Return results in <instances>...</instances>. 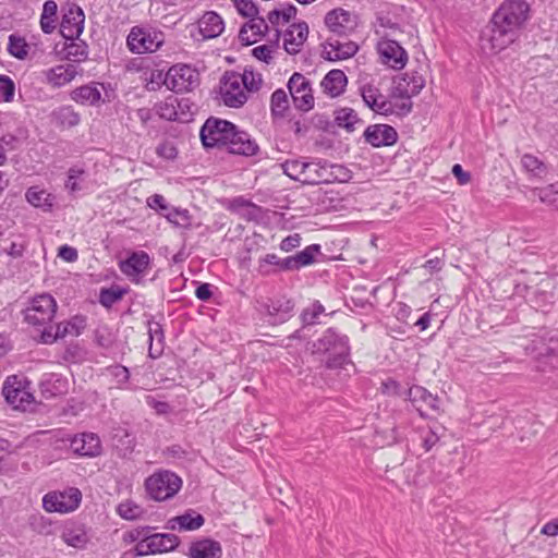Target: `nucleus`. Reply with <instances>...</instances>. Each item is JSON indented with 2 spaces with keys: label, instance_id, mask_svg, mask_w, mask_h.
<instances>
[{
  "label": "nucleus",
  "instance_id": "1",
  "mask_svg": "<svg viewBox=\"0 0 558 558\" xmlns=\"http://www.w3.org/2000/svg\"><path fill=\"white\" fill-rule=\"evenodd\" d=\"M529 12L530 5L524 0L504 1L481 35L483 52L495 54L514 43L520 29L529 19Z\"/></svg>",
  "mask_w": 558,
  "mask_h": 558
},
{
  "label": "nucleus",
  "instance_id": "2",
  "mask_svg": "<svg viewBox=\"0 0 558 558\" xmlns=\"http://www.w3.org/2000/svg\"><path fill=\"white\" fill-rule=\"evenodd\" d=\"M349 343L345 336L336 332L335 329H327L314 343L313 353L326 354V367L330 369H347V366L354 367L349 360Z\"/></svg>",
  "mask_w": 558,
  "mask_h": 558
},
{
  "label": "nucleus",
  "instance_id": "3",
  "mask_svg": "<svg viewBox=\"0 0 558 558\" xmlns=\"http://www.w3.org/2000/svg\"><path fill=\"white\" fill-rule=\"evenodd\" d=\"M58 305L49 293H41L28 301L23 310L24 320L41 333L45 328H53L51 322L56 315Z\"/></svg>",
  "mask_w": 558,
  "mask_h": 558
},
{
  "label": "nucleus",
  "instance_id": "4",
  "mask_svg": "<svg viewBox=\"0 0 558 558\" xmlns=\"http://www.w3.org/2000/svg\"><path fill=\"white\" fill-rule=\"evenodd\" d=\"M165 34L148 25L133 26L126 37V45L136 54L153 53L165 44Z\"/></svg>",
  "mask_w": 558,
  "mask_h": 558
},
{
  "label": "nucleus",
  "instance_id": "5",
  "mask_svg": "<svg viewBox=\"0 0 558 558\" xmlns=\"http://www.w3.org/2000/svg\"><path fill=\"white\" fill-rule=\"evenodd\" d=\"M181 485V478L170 471L156 472L145 482L147 494L157 501L172 498L179 492Z\"/></svg>",
  "mask_w": 558,
  "mask_h": 558
},
{
  "label": "nucleus",
  "instance_id": "6",
  "mask_svg": "<svg viewBox=\"0 0 558 558\" xmlns=\"http://www.w3.org/2000/svg\"><path fill=\"white\" fill-rule=\"evenodd\" d=\"M163 84L174 93L191 92L199 84V73L191 65L175 64L168 70Z\"/></svg>",
  "mask_w": 558,
  "mask_h": 558
},
{
  "label": "nucleus",
  "instance_id": "7",
  "mask_svg": "<svg viewBox=\"0 0 558 558\" xmlns=\"http://www.w3.org/2000/svg\"><path fill=\"white\" fill-rule=\"evenodd\" d=\"M219 94L221 101L227 107H242L247 100V95L243 86V80L240 78V73L226 72L220 80Z\"/></svg>",
  "mask_w": 558,
  "mask_h": 558
},
{
  "label": "nucleus",
  "instance_id": "8",
  "mask_svg": "<svg viewBox=\"0 0 558 558\" xmlns=\"http://www.w3.org/2000/svg\"><path fill=\"white\" fill-rule=\"evenodd\" d=\"M82 494L78 488L70 487L62 492H50L43 498L44 509L48 512L68 513L81 504Z\"/></svg>",
  "mask_w": 558,
  "mask_h": 558
},
{
  "label": "nucleus",
  "instance_id": "9",
  "mask_svg": "<svg viewBox=\"0 0 558 558\" xmlns=\"http://www.w3.org/2000/svg\"><path fill=\"white\" fill-rule=\"evenodd\" d=\"M233 123L216 118H209L201 129V140L205 147H225Z\"/></svg>",
  "mask_w": 558,
  "mask_h": 558
},
{
  "label": "nucleus",
  "instance_id": "10",
  "mask_svg": "<svg viewBox=\"0 0 558 558\" xmlns=\"http://www.w3.org/2000/svg\"><path fill=\"white\" fill-rule=\"evenodd\" d=\"M86 327V319L83 316H74L69 320L59 323L53 328H45L39 336V342L51 344L58 339L68 336L77 337Z\"/></svg>",
  "mask_w": 558,
  "mask_h": 558
},
{
  "label": "nucleus",
  "instance_id": "11",
  "mask_svg": "<svg viewBox=\"0 0 558 558\" xmlns=\"http://www.w3.org/2000/svg\"><path fill=\"white\" fill-rule=\"evenodd\" d=\"M180 543L179 537L171 533H156L135 545L136 556L156 555L174 550Z\"/></svg>",
  "mask_w": 558,
  "mask_h": 558
},
{
  "label": "nucleus",
  "instance_id": "12",
  "mask_svg": "<svg viewBox=\"0 0 558 558\" xmlns=\"http://www.w3.org/2000/svg\"><path fill=\"white\" fill-rule=\"evenodd\" d=\"M287 86L293 104L298 109L308 111L313 108L314 97L311 83L303 74L298 72L293 73Z\"/></svg>",
  "mask_w": 558,
  "mask_h": 558
},
{
  "label": "nucleus",
  "instance_id": "13",
  "mask_svg": "<svg viewBox=\"0 0 558 558\" xmlns=\"http://www.w3.org/2000/svg\"><path fill=\"white\" fill-rule=\"evenodd\" d=\"M342 168L337 165H329L322 160L306 161L303 183L304 184H322L331 183L339 179L338 171Z\"/></svg>",
  "mask_w": 558,
  "mask_h": 558
},
{
  "label": "nucleus",
  "instance_id": "14",
  "mask_svg": "<svg viewBox=\"0 0 558 558\" xmlns=\"http://www.w3.org/2000/svg\"><path fill=\"white\" fill-rule=\"evenodd\" d=\"M2 395L7 402L15 409L25 410L34 401L33 395L23 387L16 376L7 378L2 387Z\"/></svg>",
  "mask_w": 558,
  "mask_h": 558
},
{
  "label": "nucleus",
  "instance_id": "15",
  "mask_svg": "<svg viewBox=\"0 0 558 558\" xmlns=\"http://www.w3.org/2000/svg\"><path fill=\"white\" fill-rule=\"evenodd\" d=\"M85 15L76 4H70L65 9L61 23L60 33L65 39H77L84 29Z\"/></svg>",
  "mask_w": 558,
  "mask_h": 558
},
{
  "label": "nucleus",
  "instance_id": "16",
  "mask_svg": "<svg viewBox=\"0 0 558 558\" xmlns=\"http://www.w3.org/2000/svg\"><path fill=\"white\" fill-rule=\"evenodd\" d=\"M377 50L384 64L395 70H401L408 61L407 51L391 39H383L378 43Z\"/></svg>",
  "mask_w": 558,
  "mask_h": 558
},
{
  "label": "nucleus",
  "instance_id": "17",
  "mask_svg": "<svg viewBox=\"0 0 558 558\" xmlns=\"http://www.w3.org/2000/svg\"><path fill=\"white\" fill-rule=\"evenodd\" d=\"M223 148L231 154L254 156L257 154L259 147L247 132L241 131L233 125V130H231Z\"/></svg>",
  "mask_w": 558,
  "mask_h": 558
},
{
  "label": "nucleus",
  "instance_id": "18",
  "mask_svg": "<svg viewBox=\"0 0 558 558\" xmlns=\"http://www.w3.org/2000/svg\"><path fill=\"white\" fill-rule=\"evenodd\" d=\"M325 24L332 33L345 35L356 27L357 20L350 11L339 8L326 14Z\"/></svg>",
  "mask_w": 558,
  "mask_h": 558
},
{
  "label": "nucleus",
  "instance_id": "19",
  "mask_svg": "<svg viewBox=\"0 0 558 558\" xmlns=\"http://www.w3.org/2000/svg\"><path fill=\"white\" fill-rule=\"evenodd\" d=\"M70 448L75 454L94 458L101 453L102 447L98 435L81 433L70 439Z\"/></svg>",
  "mask_w": 558,
  "mask_h": 558
},
{
  "label": "nucleus",
  "instance_id": "20",
  "mask_svg": "<svg viewBox=\"0 0 558 558\" xmlns=\"http://www.w3.org/2000/svg\"><path fill=\"white\" fill-rule=\"evenodd\" d=\"M361 96L365 105L373 111L381 114L392 112L391 104L373 83H365L360 87Z\"/></svg>",
  "mask_w": 558,
  "mask_h": 558
},
{
  "label": "nucleus",
  "instance_id": "21",
  "mask_svg": "<svg viewBox=\"0 0 558 558\" xmlns=\"http://www.w3.org/2000/svg\"><path fill=\"white\" fill-rule=\"evenodd\" d=\"M367 143L374 147L390 146L397 142V131L387 124H375L368 126L364 132Z\"/></svg>",
  "mask_w": 558,
  "mask_h": 558
},
{
  "label": "nucleus",
  "instance_id": "22",
  "mask_svg": "<svg viewBox=\"0 0 558 558\" xmlns=\"http://www.w3.org/2000/svg\"><path fill=\"white\" fill-rule=\"evenodd\" d=\"M425 80L422 75L417 73L404 74L402 78H400L393 89L392 97L395 98H412L417 95L424 87Z\"/></svg>",
  "mask_w": 558,
  "mask_h": 558
},
{
  "label": "nucleus",
  "instance_id": "23",
  "mask_svg": "<svg viewBox=\"0 0 558 558\" xmlns=\"http://www.w3.org/2000/svg\"><path fill=\"white\" fill-rule=\"evenodd\" d=\"M308 35V26L305 22L292 24L283 34V47L289 54H295L301 50Z\"/></svg>",
  "mask_w": 558,
  "mask_h": 558
},
{
  "label": "nucleus",
  "instance_id": "24",
  "mask_svg": "<svg viewBox=\"0 0 558 558\" xmlns=\"http://www.w3.org/2000/svg\"><path fill=\"white\" fill-rule=\"evenodd\" d=\"M318 254H320V245L311 244L295 255L286 257L283 268L286 271L300 270L302 267L313 265Z\"/></svg>",
  "mask_w": 558,
  "mask_h": 558
},
{
  "label": "nucleus",
  "instance_id": "25",
  "mask_svg": "<svg viewBox=\"0 0 558 558\" xmlns=\"http://www.w3.org/2000/svg\"><path fill=\"white\" fill-rule=\"evenodd\" d=\"M46 82L52 87H62L77 75V68L71 63L59 64L44 71Z\"/></svg>",
  "mask_w": 558,
  "mask_h": 558
},
{
  "label": "nucleus",
  "instance_id": "26",
  "mask_svg": "<svg viewBox=\"0 0 558 558\" xmlns=\"http://www.w3.org/2000/svg\"><path fill=\"white\" fill-rule=\"evenodd\" d=\"M41 395L46 399H50L57 396L66 393L69 389V383L65 377L56 373L44 374L39 383Z\"/></svg>",
  "mask_w": 558,
  "mask_h": 558
},
{
  "label": "nucleus",
  "instance_id": "27",
  "mask_svg": "<svg viewBox=\"0 0 558 558\" xmlns=\"http://www.w3.org/2000/svg\"><path fill=\"white\" fill-rule=\"evenodd\" d=\"M149 263L150 258L146 252H134L130 257L120 263V269L125 276L137 278L146 272Z\"/></svg>",
  "mask_w": 558,
  "mask_h": 558
},
{
  "label": "nucleus",
  "instance_id": "28",
  "mask_svg": "<svg viewBox=\"0 0 558 558\" xmlns=\"http://www.w3.org/2000/svg\"><path fill=\"white\" fill-rule=\"evenodd\" d=\"M357 45L353 41H328L323 49V57L329 61H339L351 58L357 52Z\"/></svg>",
  "mask_w": 558,
  "mask_h": 558
},
{
  "label": "nucleus",
  "instance_id": "29",
  "mask_svg": "<svg viewBox=\"0 0 558 558\" xmlns=\"http://www.w3.org/2000/svg\"><path fill=\"white\" fill-rule=\"evenodd\" d=\"M538 365L537 368L546 372L547 365L549 368H558V330L548 339V343L538 349Z\"/></svg>",
  "mask_w": 558,
  "mask_h": 558
},
{
  "label": "nucleus",
  "instance_id": "30",
  "mask_svg": "<svg viewBox=\"0 0 558 558\" xmlns=\"http://www.w3.org/2000/svg\"><path fill=\"white\" fill-rule=\"evenodd\" d=\"M190 558H221L222 548L219 542L211 538H203L191 544Z\"/></svg>",
  "mask_w": 558,
  "mask_h": 558
},
{
  "label": "nucleus",
  "instance_id": "31",
  "mask_svg": "<svg viewBox=\"0 0 558 558\" xmlns=\"http://www.w3.org/2000/svg\"><path fill=\"white\" fill-rule=\"evenodd\" d=\"M348 78L343 71L335 69L329 71L323 78L320 86L325 94L330 97H338L344 92Z\"/></svg>",
  "mask_w": 558,
  "mask_h": 558
},
{
  "label": "nucleus",
  "instance_id": "32",
  "mask_svg": "<svg viewBox=\"0 0 558 558\" xmlns=\"http://www.w3.org/2000/svg\"><path fill=\"white\" fill-rule=\"evenodd\" d=\"M198 29L205 39L218 37L225 29V23L216 12H206L198 21Z\"/></svg>",
  "mask_w": 558,
  "mask_h": 558
},
{
  "label": "nucleus",
  "instance_id": "33",
  "mask_svg": "<svg viewBox=\"0 0 558 558\" xmlns=\"http://www.w3.org/2000/svg\"><path fill=\"white\" fill-rule=\"evenodd\" d=\"M100 87L104 88L102 85L98 84H88L83 85L81 87L75 88L71 93V98L81 105L95 106L98 105L101 100V90Z\"/></svg>",
  "mask_w": 558,
  "mask_h": 558
},
{
  "label": "nucleus",
  "instance_id": "34",
  "mask_svg": "<svg viewBox=\"0 0 558 558\" xmlns=\"http://www.w3.org/2000/svg\"><path fill=\"white\" fill-rule=\"evenodd\" d=\"M408 399L421 411L423 405L438 410V398L422 386H413L408 390Z\"/></svg>",
  "mask_w": 558,
  "mask_h": 558
},
{
  "label": "nucleus",
  "instance_id": "35",
  "mask_svg": "<svg viewBox=\"0 0 558 558\" xmlns=\"http://www.w3.org/2000/svg\"><path fill=\"white\" fill-rule=\"evenodd\" d=\"M205 519L202 514L195 513L194 511H187L181 515L172 518L170 529L180 531H195L203 526Z\"/></svg>",
  "mask_w": 558,
  "mask_h": 558
},
{
  "label": "nucleus",
  "instance_id": "36",
  "mask_svg": "<svg viewBox=\"0 0 558 558\" xmlns=\"http://www.w3.org/2000/svg\"><path fill=\"white\" fill-rule=\"evenodd\" d=\"M25 197L31 205L43 208L44 210H50L54 202V196L52 194L48 193L46 190L39 189L38 186L29 187L26 191Z\"/></svg>",
  "mask_w": 558,
  "mask_h": 558
},
{
  "label": "nucleus",
  "instance_id": "37",
  "mask_svg": "<svg viewBox=\"0 0 558 558\" xmlns=\"http://www.w3.org/2000/svg\"><path fill=\"white\" fill-rule=\"evenodd\" d=\"M58 4L53 0H47L43 5L40 15V28L45 34H52L57 27Z\"/></svg>",
  "mask_w": 558,
  "mask_h": 558
},
{
  "label": "nucleus",
  "instance_id": "38",
  "mask_svg": "<svg viewBox=\"0 0 558 558\" xmlns=\"http://www.w3.org/2000/svg\"><path fill=\"white\" fill-rule=\"evenodd\" d=\"M521 166L531 178L539 180L545 178L548 172L547 166L532 154L522 155Z\"/></svg>",
  "mask_w": 558,
  "mask_h": 558
},
{
  "label": "nucleus",
  "instance_id": "39",
  "mask_svg": "<svg viewBox=\"0 0 558 558\" xmlns=\"http://www.w3.org/2000/svg\"><path fill=\"white\" fill-rule=\"evenodd\" d=\"M62 541L72 547L82 548L87 543V535L81 525H66L61 534Z\"/></svg>",
  "mask_w": 558,
  "mask_h": 558
},
{
  "label": "nucleus",
  "instance_id": "40",
  "mask_svg": "<svg viewBox=\"0 0 558 558\" xmlns=\"http://www.w3.org/2000/svg\"><path fill=\"white\" fill-rule=\"evenodd\" d=\"M64 47L65 57L72 62H83L88 58V46L83 40L70 39Z\"/></svg>",
  "mask_w": 558,
  "mask_h": 558
},
{
  "label": "nucleus",
  "instance_id": "41",
  "mask_svg": "<svg viewBox=\"0 0 558 558\" xmlns=\"http://www.w3.org/2000/svg\"><path fill=\"white\" fill-rule=\"evenodd\" d=\"M163 217L174 227L190 229L192 227V216L187 209L171 208Z\"/></svg>",
  "mask_w": 558,
  "mask_h": 558
},
{
  "label": "nucleus",
  "instance_id": "42",
  "mask_svg": "<svg viewBox=\"0 0 558 558\" xmlns=\"http://www.w3.org/2000/svg\"><path fill=\"white\" fill-rule=\"evenodd\" d=\"M28 50L29 46L26 43L25 38L17 36L15 34H11L9 36L8 51L12 57L19 60H24L28 56Z\"/></svg>",
  "mask_w": 558,
  "mask_h": 558
},
{
  "label": "nucleus",
  "instance_id": "43",
  "mask_svg": "<svg viewBox=\"0 0 558 558\" xmlns=\"http://www.w3.org/2000/svg\"><path fill=\"white\" fill-rule=\"evenodd\" d=\"M335 114L337 125L345 129L348 132H353L355 124L360 122L356 112L351 108L339 109Z\"/></svg>",
  "mask_w": 558,
  "mask_h": 558
},
{
  "label": "nucleus",
  "instance_id": "44",
  "mask_svg": "<svg viewBox=\"0 0 558 558\" xmlns=\"http://www.w3.org/2000/svg\"><path fill=\"white\" fill-rule=\"evenodd\" d=\"M270 109L272 116L284 117L286 111L289 109V97L286 90L279 88L272 93Z\"/></svg>",
  "mask_w": 558,
  "mask_h": 558
},
{
  "label": "nucleus",
  "instance_id": "45",
  "mask_svg": "<svg viewBox=\"0 0 558 558\" xmlns=\"http://www.w3.org/2000/svg\"><path fill=\"white\" fill-rule=\"evenodd\" d=\"M251 29L253 35H263L268 31V24L264 19H252L247 24H245L240 31V38L247 44L255 43L256 39L251 40L247 36V32Z\"/></svg>",
  "mask_w": 558,
  "mask_h": 558
},
{
  "label": "nucleus",
  "instance_id": "46",
  "mask_svg": "<svg viewBox=\"0 0 558 558\" xmlns=\"http://www.w3.org/2000/svg\"><path fill=\"white\" fill-rule=\"evenodd\" d=\"M283 172L291 179L303 183L306 161L301 159L287 160L281 165Z\"/></svg>",
  "mask_w": 558,
  "mask_h": 558
},
{
  "label": "nucleus",
  "instance_id": "47",
  "mask_svg": "<svg viewBox=\"0 0 558 558\" xmlns=\"http://www.w3.org/2000/svg\"><path fill=\"white\" fill-rule=\"evenodd\" d=\"M118 514L125 520H136L142 517L143 509L132 500H125L118 505Z\"/></svg>",
  "mask_w": 558,
  "mask_h": 558
},
{
  "label": "nucleus",
  "instance_id": "48",
  "mask_svg": "<svg viewBox=\"0 0 558 558\" xmlns=\"http://www.w3.org/2000/svg\"><path fill=\"white\" fill-rule=\"evenodd\" d=\"M240 78L243 80V86L248 92L258 90L263 83L262 75L248 69H245L243 74H240Z\"/></svg>",
  "mask_w": 558,
  "mask_h": 558
},
{
  "label": "nucleus",
  "instance_id": "49",
  "mask_svg": "<svg viewBox=\"0 0 558 558\" xmlns=\"http://www.w3.org/2000/svg\"><path fill=\"white\" fill-rule=\"evenodd\" d=\"M15 84L7 75H0V102H9L14 97Z\"/></svg>",
  "mask_w": 558,
  "mask_h": 558
},
{
  "label": "nucleus",
  "instance_id": "50",
  "mask_svg": "<svg viewBox=\"0 0 558 558\" xmlns=\"http://www.w3.org/2000/svg\"><path fill=\"white\" fill-rule=\"evenodd\" d=\"M325 311L319 302H314L310 307L305 308L302 313V320L305 325H313L317 318Z\"/></svg>",
  "mask_w": 558,
  "mask_h": 558
},
{
  "label": "nucleus",
  "instance_id": "51",
  "mask_svg": "<svg viewBox=\"0 0 558 558\" xmlns=\"http://www.w3.org/2000/svg\"><path fill=\"white\" fill-rule=\"evenodd\" d=\"M422 445L425 451H429L434 448V446L439 441L440 435L438 432L432 427L427 429H422L421 432Z\"/></svg>",
  "mask_w": 558,
  "mask_h": 558
},
{
  "label": "nucleus",
  "instance_id": "52",
  "mask_svg": "<svg viewBox=\"0 0 558 558\" xmlns=\"http://www.w3.org/2000/svg\"><path fill=\"white\" fill-rule=\"evenodd\" d=\"M122 298V291L119 289H102L99 295V302L106 306L110 307L117 301Z\"/></svg>",
  "mask_w": 558,
  "mask_h": 558
},
{
  "label": "nucleus",
  "instance_id": "53",
  "mask_svg": "<svg viewBox=\"0 0 558 558\" xmlns=\"http://www.w3.org/2000/svg\"><path fill=\"white\" fill-rule=\"evenodd\" d=\"M238 12L245 17H254L257 14V8L252 0H233Z\"/></svg>",
  "mask_w": 558,
  "mask_h": 558
},
{
  "label": "nucleus",
  "instance_id": "54",
  "mask_svg": "<svg viewBox=\"0 0 558 558\" xmlns=\"http://www.w3.org/2000/svg\"><path fill=\"white\" fill-rule=\"evenodd\" d=\"M59 118L61 119L62 124H66L68 126H75L80 123V116L70 107L61 108L59 111Z\"/></svg>",
  "mask_w": 558,
  "mask_h": 558
},
{
  "label": "nucleus",
  "instance_id": "55",
  "mask_svg": "<svg viewBox=\"0 0 558 558\" xmlns=\"http://www.w3.org/2000/svg\"><path fill=\"white\" fill-rule=\"evenodd\" d=\"M148 335H149V340H150L149 355L151 357H157L160 350L157 352V354L153 353V341L156 339L159 344L162 343L163 333H162V329H161L160 325L157 323L150 324L149 329H148Z\"/></svg>",
  "mask_w": 558,
  "mask_h": 558
},
{
  "label": "nucleus",
  "instance_id": "56",
  "mask_svg": "<svg viewBox=\"0 0 558 558\" xmlns=\"http://www.w3.org/2000/svg\"><path fill=\"white\" fill-rule=\"evenodd\" d=\"M283 262L284 258L278 257L276 254H267L263 259L259 262V271L264 275L269 274V270L265 269L267 265H274L278 266L280 270H284L283 268Z\"/></svg>",
  "mask_w": 558,
  "mask_h": 558
},
{
  "label": "nucleus",
  "instance_id": "57",
  "mask_svg": "<svg viewBox=\"0 0 558 558\" xmlns=\"http://www.w3.org/2000/svg\"><path fill=\"white\" fill-rule=\"evenodd\" d=\"M156 153L159 157L167 160H172L178 155L177 147L171 142H163L159 144L156 148Z\"/></svg>",
  "mask_w": 558,
  "mask_h": 558
},
{
  "label": "nucleus",
  "instance_id": "58",
  "mask_svg": "<svg viewBox=\"0 0 558 558\" xmlns=\"http://www.w3.org/2000/svg\"><path fill=\"white\" fill-rule=\"evenodd\" d=\"M147 205L153 209L159 210L162 216L171 209L165 197L160 194H154L153 196L148 197Z\"/></svg>",
  "mask_w": 558,
  "mask_h": 558
},
{
  "label": "nucleus",
  "instance_id": "59",
  "mask_svg": "<svg viewBox=\"0 0 558 558\" xmlns=\"http://www.w3.org/2000/svg\"><path fill=\"white\" fill-rule=\"evenodd\" d=\"M301 240L302 238L299 233L290 234L281 241L280 250L283 252H291L301 245Z\"/></svg>",
  "mask_w": 558,
  "mask_h": 558
},
{
  "label": "nucleus",
  "instance_id": "60",
  "mask_svg": "<svg viewBox=\"0 0 558 558\" xmlns=\"http://www.w3.org/2000/svg\"><path fill=\"white\" fill-rule=\"evenodd\" d=\"M253 56L264 61L265 63H269L272 59V48L267 45L257 46L252 50Z\"/></svg>",
  "mask_w": 558,
  "mask_h": 558
},
{
  "label": "nucleus",
  "instance_id": "61",
  "mask_svg": "<svg viewBox=\"0 0 558 558\" xmlns=\"http://www.w3.org/2000/svg\"><path fill=\"white\" fill-rule=\"evenodd\" d=\"M58 256L69 263H73V262L77 260V258H78L76 248L69 246V245L60 246Z\"/></svg>",
  "mask_w": 558,
  "mask_h": 558
},
{
  "label": "nucleus",
  "instance_id": "62",
  "mask_svg": "<svg viewBox=\"0 0 558 558\" xmlns=\"http://www.w3.org/2000/svg\"><path fill=\"white\" fill-rule=\"evenodd\" d=\"M83 173L82 170H78V169H70L69 170V175H68V181L65 183V187L71 191V192H75V191H78L81 190V186L78 185L77 183V179L78 177Z\"/></svg>",
  "mask_w": 558,
  "mask_h": 558
},
{
  "label": "nucleus",
  "instance_id": "63",
  "mask_svg": "<svg viewBox=\"0 0 558 558\" xmlns=\"http://www.w3.org/2000/svg\"><path fill=\"white\" fill-rule=\"evenodd\" d=\"M452 173L456 177V179L458 180V182L462 185L469 183L471 180V174L469 172L464 171L463 168L461 167V165H459V163H456L452 167Z\"/></svg>",
  "mask_w": 558,
  "mask_h": 558
},
{
  "label": "nucleus",
  "instance_id": "64",
  "mask_svg": "<svg viewBox=\"0 0 558 558\" xmlns=\"http://www.w3.org/2000/svg\"><path fill=\"white\" fill-rule=\"evenodd\" d=\"M541 533L546 536L558 535V518H555L545 523L541 530Z\"/></svg>",
  "mask_w": 558,
  "mask_h": 558
}]
</instances>
